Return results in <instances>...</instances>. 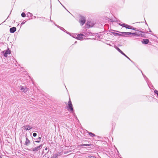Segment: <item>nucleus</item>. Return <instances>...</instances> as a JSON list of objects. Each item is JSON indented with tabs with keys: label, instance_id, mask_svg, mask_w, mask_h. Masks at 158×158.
Segmentation results:
<instances>
[{
	"label": "nucleus",
	"instance_id": "58836bf2",
	"mask_svg": "<svg viewBox=\"0 0 158 158\" xmlns=\"http://www.w3.org/2000/svg\"><path fill=\"white\" fill-rule=\"evenodd\" d=\"M149 31L151 32V30L150 31V29H149Z\"/></svg>",
	"mask_w": 158,
	"mask_h": 158
},
{
	"label": "nucleus",
	"instance_id": "0eeeda50",
	"mask_svg": "<svg viewBox=\"0 0 158 158\" xmlns=\"http://www.w3.org/2000/svg\"><path fill=\"white\" fill-rule=\"evenodd\" d=\"M16 30V29L15 27H13L10 28V31L11 33H14Z\"/></svg>",
	"mask_w": 158,
	"mask_h": 158
},
{
	"label": "nucleus",
	"instance_id": "a211bd4d",
	"mask_svg": "<svg viewBox=\"0 0 158 158\" xmlns=\"http://www.w3.org/2000/svg\"><path fill=\"white\" fill-rule=\"evenodd\" d=\"M60 29L61 30L64 31V32H66L67 34H68V33L67 32V31L66 30H65L63 27H60Z\"/></svg>",
	"mask_w": 158,
	"mask_h": 158
},
{
	"label": "nucleus",
	"instance_id": "393cba45",
	"mask_svg": "<svg viewBox=\"0 0 158 158\" xmlns=\"http://www.w3.org/2000/svg\"><path fill=\"white\" fill-rule=\"evenodd\" d=\"M37 135V134L36 133H34L33 134V136L35 137H36Z\"/></svg>",
	"mask_w": 158,
	"mask_h": 158
},
{
	"label": "nucleus",
	"instance_id": "f704fd0d",
	"mask_svg": "<svg viewBox=\"0 0 158 158\" xmlns=\"http://www.w3.org/2000/svg\"><path fill=\"white\" fill-rule=\"evenodd\" d=\"M24 23L22 22V23H21V24H24Z\"/></svg>",
	"mask_w": 158,
	"mask_h": 158
},
{
	"label": "nucleus",
	"instance_id": "c03bdc74",
	"mask_svg": "<svg viewBox=\"0 0 158 158\" xmlns=\"http://www.w3.org/2000/svg\"><path fill=\"white\" fill-rule=\"evenodd\" d=\"M48 152H49V150L48 151V152H47V153H48Z\"/></svg>",
	"mask_w": 158,
	"mask_h": 158
},
{
	"label": "nucleus",
	"instance_id": "f03ea898",
	"mask_svg": "<svg viewBox=\"0 0 158 158\" xmlns=\"http://www.w3.org/2000/svg\"><path fill=\"white\" fill-rule=\"evenodd\" d=\"M69 108L71 112H73V105L71 102L70 98L69 99V101L68 102Z\"/></svg>",
	"mask_w": 158,
	"mask_h": 158
},
{
	"label": "nucleus",
	"instance_id": "bb28decb",
	"mask_svg": "<svg viewBox=\"0 0 158 158\" xmlns=\"http://www.w3.org/2000/svg\"><path fill=\"white\" fill-rule=\"evenodd\" d=\"M89 157L90 158H96L95 157L93 156H90Z\"/></svg>",
	"mask_w": 158,
	"mask_h": 158
},
{
	"label": "nucleus",
	"instance_id": "f8f14e48",
	"mask_svg": "<svg viewBox=\"0 0 158 158\" xmlns=\"http://www.w3.org/2000/svg\"><path fill=\"white\" fill-rule=\"evenodd\" d=\"M20 87H21V90H22V91L24 92H25V89H27L26 88H25L23 86H21Z\"/></svg>",
	"mask_w": 158,
	"mask_h": 158
},
{
	"label": "nucleus",
	"instance_id": "4be33fe9",
	"mask_svg": "<svg viewBox=\"0 0 158 158\" xmlns=\"http://www.w3.org/2000/svg\"><path fill=\"white\" fill-rule=\"evenodd\" d=\"M127 24H126L125 23H123V24H122V27H125L126 28V27H127Z\"/></svg>",
	"mask_w": 158,
	"mask_h": 158
},
{
	"label": "nucleus",
	"instance_id": "6ab92c4d",
	"mask_svg": "<svg viewBox=\"0 0 158 158\" xmlns=\"http://www.w3.org/2000/svg\"><path fill=\"white\" fill-rule=\"evenodd\" d=\"M57 154H56L55 155L53 156H51V158H56L57 157Z\"/></svg>",
	"mask_w": 158,
	"mask_h": 158
},
{
	"label": "nucleus",
	"instance_id": "4c0bfd02",
	"mask_svg": "<svg viewBox=\"0 0 158 158\" xmlns=\"http://www.w3.org/2000/svg\"><path fill=\"white\" fill-rule=\"evenodd\" d=\"M140 32H141V33H144V32H142V31H140Z\"/></svg>",
	"mask_w": 158,
	"mask_h": 158
},
{
	"label": "nucleus",
	"instance_id": "aec40b11",
	"mask_svg": "<svg viewBox=\"0 0 158 158\" xmlns=\"http://www.w3.org/2000/svg\"><path fill=\"white\" fill-rule=\"evenodd\" d=\"M21 16L23 17H25L26 16V14L24 12H23L21 14Z\"/></svg>",
	"mask_w": 158,
	"mask_h": 158
},
{
	"label": "nucleus",
	"instance_id": "b1692460",
	"mask_svg": "<svg viewBox=\"0 0 158 158\" xmlns=\"http://www.w3.org/2000/svg\"><path fill=\"white\" fill-rule=\"evenodd\" d=\"M154 93L157 95V96L158 95V91L156 90H154Z\"/></svg>",
	"mask_w": 158,
	"mask_h": 158
},
{
	"label": "nucleus",
	"instance_id": "ea45409f",
	"mask_svg": "<svg viewBox=\"0 0 158 158\" xmlns=\"http://www.w3.org/2000/svg\"><path fill=\"white\" fill-rule=\"evenodd\" d=\"M0 158H2V157L0 156Z\"/></svg>",
	"mask_w": 158,
	"mask_h": 158
},
{
	"label": "nucleus",
	"instance_id": "2eb2a0df",
	"mask_svg": "<svg viewBox=\"0 0 158 158\" xmlns=\"http://www.w3.org/2000/svg\"><path fill=\"white\" fill-rule=\"evenodd\" d=\"M126 28L129 29H132L133 28V27L130 25H127V27H126Z\"/></svg>",
	"mask_w": 158,
	"mask_h": 158
},
{
	"label": "nucleus",
	"instance_id": "1a4fd4ad",
	"mask_svg": "<svg viewBox=\"0 0 158 158\" xmlns=\"http://www.w3.org/2000/svg\"><path fill=\"white\" fill-rule=\"evenodd\" d=\"M10 54V51L9 49L6 50L5 53L4 54V56L5 57H7L8 54Z\"/></svg>",
	"mask_w": 158,
	"mask_h": 158
},
{
	"label": "nucleus",
	"instance_id": "9b49d317",
	"mask_svg": "<svg viewBox=\"0 0 158 158\" xmlns=\"http://www.w3.org/2000/svg\"><path fill=\"white\" fill-rule=\"evenodd\" d=\"M131 35H137V36H142V35L141 34H137L136 33H131Z\"/></svg>",
	"mask_w": 158,
	"mask_h": 158
},
{
	"label": "nucleus",
	"instance_id": "dca6fc26",
	"mask_svg": "<svg viewBox=\"0 0 158 158\" xmlns=\"http://www.w3.org/2000/svg\"><path fill=\"white\" fill-rule=\"evenodd\" d=\"M32 14L30 12H28L27 13V17H30L32 16Z\"/></svg>",
	"mask_w": 158,
	"mask_h": 158
},
{
	"label": "nucleus",
	"instance_id": "6e6552de",
	"mask_svg": "<svg viewBox=\"0 0 158 158\" xmlns=\"http://www.w3.org/2000/svg\"><path fill=\"white\" fill-rule=\"evenodd\" d=\"M149 40L148 39H143L142 41V42L143 44H147L148 43Z\"/></svg>",
	"mask_w": 158,
	"mask_h": 158
},
{
	"label": "nucleus",
	"instance_id": "412c9836",
	"mask_svg": "<svg viewBox=\"0 0 158 158\" xmlns=\"http://www.w3.org/2000/svg\"><path fill=\"white\" fill-rule=\"evenodd\" d=\"M143 75L145 80L146 81H147V80H148V78L143 74Z\"/></svg>",
	"mask_w": 158,
	"mask_h": 158
},
{
	"label": "nucleus",
	"instance_id": "473e14b6",
	"mask_svg": "<svg viewBox=\"0 0 158 158\" xmlns=\"http://www.w3.org/2000/svg\"><path fill=\"white\" fill-rule=\"evenodd\" d=\"M41 139V137H39L38 138V139H39V140H40Z\"/></svg>",
	"mask_w": 158,
	"mask_h": 158
},
{
	"label": "nucleus",
	"instance_id": "9d476101",
	"mask_svg": "<svg viewBox=\"0 0 158 158\" xmlns=\"http://www.w3.org/2000/svg\"><path fill=\"white\" fill-rule=\"evenodd\" d=\"M84 36V35L83 34H78L77 35V39L80 40H81L83 38V37Z\"/></svg>",
	"mask_w": 158,
	"mask_h": 158
},
{
	"label": "nucleus",
	"instance_id": "c85d7f7f",
	"mask_svg": "<svg viewBox=\"0 0 158 158\" xmlns=\"http://www.w3.org/2000/svg\"><path fill=\"white\" fill-rule=\"evenodd\" d=\"M54 24L56 26V27H57L58 28H60L61 27L57 25L56 24H55V23H54Z\"/></svg>",
	"mask_w": 158,
	"mask_h": 158
},
{
	"label": "nucleus",
	"instance_id": "c756f323",
	"mask_svg": "<svg viewBox=\"0 0 158 158\" xmlns=\"http://www.w3.org/2000/svg\"><path fill=\"white\" fill-rule=\"evenodd\" d=\"M34 141L36 143H40V140H37V141Z\"/></svg>",
	"mask_w": 158,
	"mask_h": 158
},
{
	"label": "nucleus",
	"instance_id": "f3484780",
	"mask_svg": "<svg viewBox=\"0 0 158 158\" xmlns=\"http://www.w3.org/2000/svg\"><path fill=\"white\" fill-rule=\"evenodd\" d=\"M112 33L113 35H114L115 36H118L119 33H115L114 32H112Z\"/></svg>",
	"mask_w": 158,
	"mask_h": 158
},
{
	"label": "nucleus",
	"instance_id": "f257e3e1",
	"mask_svg": "<svg viewBox=\"0 0 158 158\" xmlns=\"http://www.w3.org/2000/svg\"><path fill=\"white\" fill-rule=\"evenodd\" d=\"M79 17L80 18L79 22L81 26H82L85 22V18L81 15H80Z\"/></svg>",
	"mask_w": 158,
	"mask_h": 158
},
{
	"label": "nucleus",
	"instance_id": "de8ad7c7",
	"mask_svg": "<svg viewBox=\"0 0 158 158\" xmlns=\"http://www.w3.org/2000/svg\"><path fill=\"white\" fill-rule=\"evenodd\" d=\"M76 116V118H77V117H76V116Z\"/></svg>",
	"mask_w": 158,
	"mask_h": 158
},
{
	"label": "nucleus",
	"instance_id": "37998d69",
	"mask_svg": "<svg viewBox=\"0 0 158 158\" xmlns=\"http://www.w3.org/2000/svg\"><path fill=\"white\" fill-rule=\"evenodd\" d=\"M108 45H109V46H111V45L110 44H108Z\"/></svg>",
	"mask_w": 158,
	"mask_h": 158
},
{
	"label": "nucleus",
	"instance_id": "a878e982",
	"mask_svg": "<svg viewBox=\"0 0 158 158\" xmlns=\"http://www.w3.org/2000/svg\"><path fill=\"white\" fill-rule=\"evenodd\" d=\"M90 145L89 144H83L82 145L84 146H89Z\"/></svg>",
	"mask_w": 158,
	"mask_h": 158
},
{
	"label": "nucleus",
	"instance_id": "2f4dec72",
	"mask_svg": "<svg viewBox=\"0 0 158 158\" xmlns=\"http://www.w3.org/2000/svg\"><path fill=\"white\" fill-rule=\"evenodd\" d=\"M48 149V147H47L45 148V150H47Z\"/></svg>",
	"mask_w": 158,
	"mask_h": 158
},
{
	"label": "nucleus",
	"instance_id": "a18cd8bd",
	"mask_svg": "<svg viewBox=\"0 0 158 158\" xmlns=\"http://www.w3.org/2000/svg\"><path fill=\"white\" fill-rule=\"evenodd\" d=\"M63 6V7H64V8L66 9L64 7V6Z\"/></svg>",
	"mask_w": 158,
	"mask_h": 158
},
{
	"label": "nucleus",
	"instance_id": "c9c22d12",
	"mask_svg": "<svg viewBox=\"0 0 158 158\" xmlns=\"http://www.w3.org/2000/svg\"><path fill=\"white\" fill-rule=\"evenodd\" d=\"M35 140V138H33V141H34V140Z\"/></svg>",
	"mask_w": 158,
	"mask_h": 158
},
{
	"label": "nucleus",
	"instance_id": "e433bc0d",
	"mask_svg": "<svg viewBox=\"0 0 158 158\" xmlns=\"http://www.w3.org/2000/svg\"><path fill=\"white\" fill-rule=\"evenodd\" d=\"M57 1L60 3V4H61V3H60V1L59 0H57Z\"/></svg>",
	"mask_w": 158,
	"mask_h": 158
},
{
	"label": "nucleus",
	"instance_id": "72a5a7b5",
	"mask_svg": "<svg viewBox=\"0 0 158 158\" xmlns=\"http://www.w3.org/2000/svg\"><path fill=\"white\" fill-rule=\"evenodd\" d=\"M122 24H121V23H119V25L120 26H122Z\"/></svg>",
	"mask_w": 158,
	"mask_h": 158
},
{
	"label": "nucleus",
	"instance_id": "cd10ccee",
	"mask_svg": "<svg viewBox=\"0 0 158 158\" xmlns=\"http://www.w3.org/2000/svg\"><path fill=\"white\" fill-rule=\"evenodd\" d=\"M132 30H134L135 31H138V30H137V28H135L134 27H133V28L132 29Z\"/></svg>",
	"mask_w": 158,
	"mask_h": 158
},
{
	"label": "nucleus",
	"instance_id": "79ce46f5",
	"mask_svg": "<svg viewBox=\"0 0 158 158\" xmlns=\"http://www.w3.org/2000/svg\"><path fill=\"white\" fill-rule=\"evenodd\" d=\"M50 21H51V22H53L52 21V20H50Z\"/></svg>",
	"mask_w": 158,
	"mask_h": 158
},
{
	"label": "nucleus",
	"instance_id": "20e7f679",
	"mask_svg": "<svg viewBox=\"0 0 158 158\" xmlns=\"http://www.w3.org/2000/svg\"><path fill=\"white\" fill-rule=\"evenodd\" d=\"M117 32H119L123 34L124 36L125 37H129L131 35V32H120L118 31H117Z\"/></svg>",
	"mask_w": 158,
	"mask_h": 158
},
{
	"label": "nucleus",
	"instance_id": "49530a36",
	"mask_svg": "<svg viewBox=\"0 0 158 158\" xmlns=\"http://www.w3.org/2000/svg\"><path fill=\"white\" fill-rule=\"evenodd\" d=\"M36 18V16H35L34 18Z\"/></svg>",
	"mask_w": 158,
	"mask_h": 158
},
{
	"label": "nucleus",
	"instance_id": "ddd939ff",
	"mask_svg": "<svg viewBox=\"0 0 158 158\" xmlns=\"http://www.w3.org/2000/svg\"><path fill=\"white\" fill-rule=\"evenodd\" d=\"M116 48L123 55H124V53L118 48L116 47Z\"/></svg>",
	"mask_w": 158,
	"mask_h": 158
},
{
	"label": "nucleus",
	"instance_id": "423d86ee",
	"mask_svg": "<svg viewBox=\"0 0 158 158\" xmlns=\"http://www.w3.org/2000/svg\"><path fill=\"white\" fill-rule=\"evenodd\" d=\"M26 140L24 143V145L26 146L29 145L31 143V141L29 140L27 137L26 138Z\"/></svg>",
	"mask_w": 158,
	"mask_h": 158
},
{
	"label": "nucleus",
	"instance_id": "39448f33",
	"mask_svg": "<svg viewBox=\"0 0 158 158\" xmlns=\"http://www.w3.org/2000/svg\"><path fill=\"white\" fill-rule=\"evenodd\" d=\"M23 128L24 129V130H30L32 129V127L30 126L29 125H27L24 126L23 127Z\"/></svg>",
	"mask_w": 158,
	"mask_h": 158
},
{
	"label": "nucleus",
	"instance_id": "a19ab883",
	"mask_svg": "<svg viewBox=\"0 0 158 158\" xmlns=\"http://www.w3.org/2000/svg\"><path fill=\"white\" fill-rule=\"evenodd\" d=\"M44 156H45V157H46V154H45V155H44Z\"/></svg>",
	"mask_w": 158,
	"mask_h": 158
},
{
	"label": "nucleus",
	"instance_id": "7c9ffc66",
	"mask_svg": "<svg viewBox=\"0 0 158 158\" xmlns=\"http://www.w3.org/2000/svg\"><path fill=\"white\" fill-rule=\"evenodd\" d=\"M118 36H123V34H119V35H118Z\"/></svg>",
	"mask_w": 158,
	"mask_h": 158
},
{
	"label": "nucleus",
	"instance_id": "5701e85b",
	"mask_svg": "<svg viewBox=\"0 0 158 158\" xmlns=\"http://www.w3.org/2000/svg\"><path fill=\"white\" fill-rule=\"evenodd\" d=\"M124 55H124L126 57L127 59H128L129 60H130L131 61H132L124 53Z\"/></svg>",
	"mask_w": 158,
	"mask_h": 158
},
{
	"label": "nucleus",
	"instance_id": "09e8293b",
	"mask_svg": "<svg viewBox=\"0 0 158 158\" xmlns=\"http://www.w3.org/2000/svg\"><path fill=\"white\" fill-rule=\"evenodd\" d=\"M157 96H158V95H157Z\"/></svg>",
	"mask_w": 158,
	"mask_h": 158
},
{
	"label": "nucleus",
	"instance_id": "7ed1b4c3",
	"mask_svg": "<svg viewBox=\"0 0 158 158\" xmlns=\"http://www.w3.org/2000/svg\"><path fill=\"white\" fill-rule=\"evenodd\" d=\"M43 145L42 144H40V145L34 148H32V151L33 152H36L41 149L43 147Z\"/></svg>",
	"mask_w": 158,
	"mask_h": 158
},
{
	"label": "nucleus",
	"instance_id": "4468645a",
	"mask_svg": "<svg viewBox=\"0 0 158 158\" xmlns=\"http://www.w3.org/2000/svg\"><path fill=\"white\" fill-rule=\"evenodd\" d=\"M88 133L89 135L91 137H93L95 136V135L94 134L91 132H88Z\"/></svg>",
	"mask_w": 158,
	"mask_h": 158
}]
</instances>
